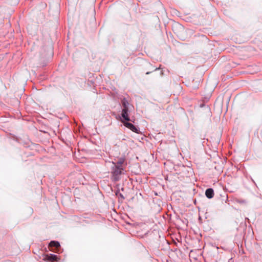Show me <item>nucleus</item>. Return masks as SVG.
Wrapping results in <instances>:
<instances>
[{"instance_id":"obj_1","label":"nucleus","mask_w":262,"mask_h":262,"mask_svg":"<svg viewBox=\"0 0 262 262\" xmlns=\"http://www.w3.org/2000/svg\"><path fill=\"white\" fill-rule=\"evenodd\" d=\"M112 180L114 182H117L121 179V176L123 173L125 168L116 166H112L111 168Z\"/></svg>"},{"instance_id":"obj_2","label":"nucleus","mask_w":262,"mask_h":262,"mask_svg":"<svg viewBox=\"0 0 262 262\" xmlns=\"http://www.w3.org/2000/svg\"><path fill=\"white\" fill-rule=\"evenodd\" d=\"M114 161L112 162V164L114 166L125 168L127 165L125 156L118 157L117 159H114Z\"/></svg>"},{"instance_id":"obj_3","label":"nucleus","mask_w":262,"mask_h":262,"mask_svg":"<svg viewBox=\"0 0 262 262\" xmlns=\"http://www.w3.org/2000/svg\"><path fill=\"white\" fill-rule=\"evenodd\" d=\"M49 247L50 250L54 252H57L60 248V243L57 241H52L49 243Z\"/></svg>"},{"instance_id":"obj_4","label":"nucleus","mask_w":262,"mask_h":262,"mask_svg":"<svg viewBox=\"0 0 262 262\" xmlns=\"http://www.w3.org/2000/svg\"><path fill=\"white\" fill-rule=\"evenodd\" d=\"M121 122L123 123L125 126L130 129L133 132L136 133H139V130L137 126L134 125L132 123L128 122V121L124 122L123 120H121Z\"/></svg>"},{"instance_id":"obj_5","label":"nucleus","mask_w":262,"mask_h":262,"mask_svg":"<svg viewBox=\"0 0 262 262\" xmlns=\"http://www.w3.org/2000/svg\"><path fill=\"white\" fill-rule=\"evenodd\" d=\"M129 110H126V108H123L122 110L121 116L123 119L124 122L129 121H130V118L128 116V112Z\"/></svg>"},{"instance_id":"obj_6","label":"nucleus","mask_w":262,"mask_h":262,"mask_svg":"<svg viewBox=\"0 0 262 262\" xmlns=\"http://www.w3.org/2000/svg\"><path fill=\"white\" fill-rule=\"evenodd\" d=\"M46 260L51 261L52 262L57 261L58 257L54 254H47L44 258Z\"/></svg>"},{"instance_id":"obj_7","label":"nucleus","mask_w":262,"mask_h":262,"mask_svg":"<svg viewBox=\"0 0 262 262\" xmlns=\"http://www.w3.org/2000/svg\"><path fill=\"white\" fill-rule=\"evenodd\" d=\"M214 195V190L211 188H207L205 191V195L206 196L210 199H212Z\"/></svg>"},{"instance_id":"obj_8","label":"nucleus","mask_w":262,"mask_h":262,"mask_svg":"<svg viewBox=\"0 0 262 262\" xmlns=\"http://www.w3.org/2000/svg\"><path fill=\"white\" fill-rule=\"evenodd\" d=\"M121 103L123 106V108L129 110V103L125 98H123L121 99Z\"/></svg>"},{"instance_id":"obj_9","label":"nucleus","mask_w":262,"mask_h":262,"mask_svg":"<svg viewBox=\"0 0 262 262\" xmlns=\"http://www.w3.org/2000/svg\"><path fill=\"white\" fill-rule=\"evenodd\" d=\"M119 196L122 199L124 200L125 199L124 196L122 194L119 193Z\"/></svg>"},{"instance_id":"obj_10","label":"nucleus","mask_w":262,"mask_h":262,"mask_svg":"<svg viewBox=\"0 0 262 262\" xmlns=\"http://www.w3.org/2000/svg\"><path fill=\"white\" fill-rule=\"evenodd\" d=\"M238 202H239V203H243L245 202V201L244 200L238 201Z\"/></svg>"},{"instance_id":"obj_11","label":"nucleus","mask_w":262,"mask_h":262,"mask_svg":"<svg viewBox=\"0 0 262 262\" xmlns=\"http://www.w3.org/2000/svg\"><path fill=\"white\" fill-rule=\"evenodd\" d=\"M204 105H204V104L202 103V104H200V107H203Z\"/></svg>"},{"instance_id":"obj_12","label":"nucleus","mask_w":262,"mask_h":262,"mask_svg":"<svg viewBox=\"0 0 262 262\" xmlns=\"http://www.w3.org/2000/svg\"><path fill=\"white\" fill-rule=\"evenodd\" d=\"M228 262H233V260H232V258H230Z\"/></svg>"},{"instance_id":"obj_13","label":"nucleus","mask_w":262,"mask_h":262,"mask_svg":"<svg viewBox=\"0 0 262 262\" xmlns=\"http://www.w3.org/2000/svg\"><path fill=\"white\" fill-rule=\"evenodd\" d=\"M150 73V72H147L146 74H149Z\"/></svg>"}]
</instances>
